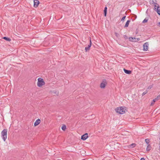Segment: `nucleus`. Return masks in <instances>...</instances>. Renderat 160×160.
<instances>
[{"label":"nucleus","mask_w":160,"mask_h":160,"mask_svg":"<svg viewBox=\"0 0 160 160\" xmlns=\"http://www.w3.org/2000/svg\"><path fill=\"white\" fill-rule=\"evenodd\" d=\"M124 38H125V39H127L128 38V37L126 35H124Z\"/></svg>","instance_id":"obj_27"},{"label":"nucleus","mask_w":160,"mask_h":160,"mask_svg":"<svg viewBox=\"0 0 160 160\" xmlns=\"http://www.w3.org/2000/svg\"><path fill=\"white\" fill-rule=\"evenodd\" d=\"M66 126L65 125H63V126L62 127V129L63 130V131H65V129H66Z\"/></svg>","instance_id":"obj_20"},{"label":"nucleus","mask_w":160,"mask_h":160,"mask_svg":"<svg viewBox=\"0 0 160 160\" xmlns=\"http://www.w3.org/2000/svg\"><path fill=\"white\" fill-rule=\"evenodd\" d=\"M107 84L106 80L105 79H103L100 84V88H104Z\"/></svg>","instance_id":"obj_5"},{"label":"nucleus","mask_w":160,"mask_h":160,"mask_svg":"<svg viewBox=\"0 0 160 160\" xmlns=\"http://www.w3.org/2000/svg\"><path fill=\"white\" fill-rule=\"evenodd\" d=\"M2 38L4 39V40H6L7 41H10L11 40V39H10V38H8L7 37H3Z\"/></svg>","instance_id":"obj_18"},{"label":"nucleus","mask_w":160,"mask_h":160,"mask_svg":"<svg viewBox=\"0 0 160 160\" xmlns=\"http://www.w3.org/2000/svg\"><path fill=\"white\" fill-rule=\"evenodd\" d=\"M145 142L148 145L149 144V143L150 142V139L148 138L146 139L145 140Z\"/></svg>","instance_id":"obj_19"},{"label":"nucleus","mask_w":160,"mask_h":160,"mask_svg":"<svg viewBox=\"0 0 160 160\" xmlns=\"http://www.w3.org/2000/svg\"><path fill=\"white\" fill-rule=\"evenodd\" d=\"M157 26L159 27H160V22H159L157 23Z\"/></svg>","instance_id":"obj_28"},{"label":"nucleus","mask_w":160,"mask_h":160,"mask_svg":"<svg viewBox=\"0 0 160 160\" xmlns=\"http://www.w3.org/2000/svg\"><path fill=\"white\" fill-rule=\"evenodd\" d=\"M152 88V85H151V86H149L147 88V89L148 90V89H150L151 88Z\"/></svg>","instance_id":"obj_24"},{"label":"nucleus","mask_w":160,"mask_h":160,"mask_svg":"<svg viewBox=\"0 0 160 160\" xmlns=\"http://www.w3.org/2000/svg\"><path fill=\"white\" fill-rule=\"evenodd\" d=\"M123 71L125 73L128 74H130L132 73V71L130 70H128L125 68L123 69Z\"/></svg>","instance_id":"obj_11"},{"label":"nucleus","mask_w":160,"mask_h":160,"mask_svg":"<svg viewBox=\"0 0 160 160\" xmlns=\"http://www.w3.org/2000/svg\"><path fill=\"white\" fill-rule=\"evenodd\" d=\"M137 31V29L136 31V34H137L138 33V31Z\"/></svg>","instance_id":"obj_34"},{"label":"nucleus","mask_w":160,"mask_h":160,"mask_svg":"<svg viewBox=\"0 0 160 160\" xmlns=\"http://www.w3.org/2000/svg\"><path fill=\"white\" fill-rule=\"evenodd\" d=\"M140 40V38H136V40H134V42H137L138 41H139Z\"/></svg>","instance_id":"obj_25"},{"label":"nucleus","mask_w":160,"mask_h":160,"mask_svg":"<svg viewBox=\"0 0 160 160\" xmlns=\"http://www.w3.org/2000/svg\"><path fill=\"white\" fill-rule=\"evenodd\" d=\"M135 16V18H137V16L136 15H134Z\"/></svg>","instance_id":"obj_35"},{"label":"nucleus","mask_w":160,"mask_h":160,"mask_svg":"<svg viewBox=\"0 0 160 160\" xmlns=\"http://www.w3.org/2000/svg\"><path fill=\"white\" fill-rule=\"evenodd\" d=\"M91 44H92V42H91V39H90V43L89 44H91Z\"/></svg>","instance_id":"obj_31"},{"label":"nucleus","mask_w":160,"mask_h":160,"mask_svg":"<svg viewBox=\"0 0 160 160\" xmlns=\"http://www.w3.org/2000/svg\"><path fill=\"white\" fill-rule=\"evenodd\" d=\"M156 7L157 8H156V9L155 10L157 11L158 14L160 15V7L158 5Z\"/></svg>","instance_id":"obj_10"},{"label":"nucleus","mask_w":160,"mask_h":160,"mask_svg":"<svg viewBox=\"0 0 160 160\" xmlns=\"http://www.w3.org/2000/svg\"><path fill=\"white\" fill-rule=\"evenodd\" d=\"M107 8L106 6L104 9V16L106 17L107 15Z\"/></svg>","instance_id":"obj_15"},{"label":"nucleus","mask_w":160,"mask_h":160,"mask_svg":"<svg viewBox=\"0 0 160 160\" xmlns=\"http://www.w3.org/2000/svg\"><path fill=\"white\" fill-rule=\"evenodd\" d=\"M140 160H145V159L144 158H141Z\"/></svg>","instance_id":"obj_30"},{"label":"nucleus","mask_w":160,"mask_h":160,"mask_svg":"<svg viewBox=\"0 0 160 160\" xmlns=\"http://www.w3.org/2000/svg\"><path fill=\"white\" fill-rule=\"evenodd\" d=\"M159 144L160 146H159V151H160V142H159Z\"/></svg>","instance_id":"obj_33"},{"label":"nucleus","mask_w":160,"mask_h":160,"mask_svg":"<svg viewBox=\"0 0 160 160\" xmlns=\"http://www.w3.org/2000/svg\"><path fill=\"white\" fill-rule=\"evenodd\" d=\"M131 145L133 147H135L136 145V144L135 143H133L131 144Z\"/></svg>","instance_id":"obj_29"},{"label":"nucleus","mask_w":160,"mask_h":160,"mask_svg":"<svg viewBox=\"0 0 160 160\" xmlns=\"http://www.w3.org/2000/svg\"><path fill=\"white\" fill-rule=\"evenodd\" d=\"M149 3L150 4H153L154 6V10L156 9V7L157 5H158L157 3V1L156 0H150Z\"/></svg>","instance_id":"obj_4"},{"label":"nucleus","mask_w":160,"mask_h":160,"mask_svg":"<svg viewBox=\"0 0 160 160\" xmlns=\"http://www.w3.org/2000/svg\"><path fill=\"white\" fill-rule=\"evenodd\" d=\"M115 34L117 37H118L120 36L119 34L116 32H115Z\"/></svg>","instance_id":"obj_23"},{"label":"nucleus","mask_w":160,"mask_h":160,"mask_svg":"<svg viewBox=\"0 0 160 160\" xmlns=\"http://www.w3.org/2000/svg\"><path fill=\"white\" fill-rule=\"evenodd\" d=\"M151 146L150 144L148 145L147 147L146 150L147 151H149L151 149Z\"/></svg>","instance_id":"obj_16"},{"label":"nucleus","mask_w":160,"mask_h":160,"mask_svg":"<svg viewBox=\"0 0 160 160\" xmlns=\"http://www.w3.org/2000/svg\"><path fill=\"white\" fill-rule=\"evenodd\" d=\"M148 19H146L145 18L143 20V21H142V22L143 23H145L147 22H148Z\"/></svg>","instance_id":"obj_22"},{"label":"nucleus","mask_w":160,"mask_h":160,"mask_svg":"<svg viewBox=\"0 0 160 160\" xmlns=\"http://www.w3.org/2000/svg\"><path fill=\"white\" fill-rule=\"evenodd\" d=\"M130 22V20H128L126 22L124 26V28H126L128 27L129 25V23Z\"/></svg>","instance_id":"obj_14"},{"label":"nucleus","mask_w":160,"mask_h":160,"mask_svg":"<svg viewBox=\"0 0 160 160\" xmlns=\"http://www.w3.org/2000/svg\"><path fill=\"white\" fill-rule=\"evenodd\" d=\"M158 100V98H157V97L156 98H155L154 99L152 100V102H151L150 105L151 106H153L154 105L155 102L156 101Z\"/></svg>","instance_id":"obj_12"},{"label":"nucleus","mask_w":160,"mask_h":160,"mask_svg":"<svg viewBox=\"0 0 160 160\" xmlns=\"http://www.w3.org/2000/svg\"><path fill=\"white\" fill-rule=\"evenodd\" d=\"M130 41L131 42H134V40H136V38L134 37H130L129 38Z\"/></svg>","instance_id":"obj_17"},{"label":"nucleus","mask_w":160,"mask_h":160,"mask_svg":"<svg viewBox=\"0 0 160 160\" xmlns=\"http://www.w3.org/2000/svg\"><path fill=\"white\" fill-rule=\"evenodd\" d=\"M91 47V44H89L88 47H86L85 48V50L86 52L88 51L90 48Z\"/></svg>","instance_id":"obj_13"},{"label":"nucleus","mask_w":160,"mask_h":160,"mask_svg":"<svg viewBox=\"0 0 160 160\" xmlns=\"http://www.w3.org/2000/svg\"><path fill=\"white\" fill-rule=\"evenodd\" d=\"M126 17V16H123L121 19V21H123L125 18Z\"/></svg>","instance_id":"obj_26"},{"label":"nucleus","mask_w":160,"mask_h":160,"mask_svg":"<svg viewBox=\"0 0 160 160\" xmlns=\"http://www.w3.org/2000/svg\"><path fill=\"white\" fill-rule=\"evenodd\" d=\"M148 92V90H146L145 92H144L142 94V96H144L145 94L147 93Z\"/></svg>","instance_id":"obj_21"},{"label":"nucleus","mask_w":160,"mask_h":160,"mask_svg":"<svg viewBox=\"0 0 160 160\" xmlns=\"http://www.w3.org/2000/svg\"><path fill=\"white\" fill-rule=\"evenodd\" d=\"M38 80L37 85L38 87H41L45 84V82L43 79L39 78H38Z\"/></svg>","instance_id":"obj_2"},{"label":"nucleus","mask_w":160,"mask_h":160,"mask_svg":"<svg viewBox=\"0 0 160 160\" xmlns=\"http://www.w3.org/2000/svg\"><path fill=\"white\" fill-rule=\"evenodd\" d=\"M126 108L125 107H118L115 109L117 112L119 114H123L125 112L126 110Z\"/></svg>","instance_id":"obj_1"},{"label":"nucleus","mask_w":160,"mask_h":160,"mask_svg":"<svg viewBox=\"0 0 160 160\" xmlns=\"http://www.w3.org/2000/svg\"><path fill=\"white\" fill-rule=\"evenodd\" d=\"M39 2L38 0H34V5L33 6L35 8H37L38 7L39 4Z\"/></svg>","instance_id":"obj_8"},{"label":"nucleus","mask_w":160,"mask_h":160,"mask_svg":"<svg viewBox=\"0 0 160 160\" xmlns=\"http://www.w3.org/2000/svg\"><path fill=\"white\" fill-rule=\"evenodd\" d=\"M88 137V134L87 133H85L81 136V139L83 140H85Z\"/></svg>","instance_id":"obj_6"},{"label":"nucleus","mask_w":160,"mask_h":160,"mask_svg":"<svg viewBox=\"0 0 160 160\" xmlns=\"http://www.w3.org/2000/svg\"><path fill=\"white\" fill-rule=\"evenodd\" d=\"M157 98H158H158H160V94L158 95Z\"/></svg>","instance_id":"obj_32"},{"label":"nucleus","mask_w":160,"mask_h":160,"mask_svg":"<svg viewBox=\"0 0 160 160\" xmlns=\"http://www.w3.org/2000/svg\"><path fill=\"white\" fill-rule=\"evenodd\" d=\"M148 42H147L144 43L143 45V50L144 51H147L148 49Z\"/></svg>","instance_id":"obj_7"},{"label":"nucleus","mask_w":160,"mask_h":160,"mask_svg":"<svg viewBox=\"0 0 160 160\" xmlns=\"http://www.w3.org/2000/svg\"><path fill=\"white\" fill-rule=\"evenodd\" d=\"M7 129H4L1 132L2 137V139L4 141L6 140L7 138Z\"/></svg>","instance_id":"obj_3"},{"label":"nucleus","mask_w":160,"mask_h":160,"mask_svg":"<svg viewBox=\"0 0 160 160\" xmlns=\"http://www.w3.org/2000/svg\"><path fill=\"white\" fill-rule=\"evenodd\" d=\"M41 122V120L39 119H37L34 123V126H36L38 125Z\"/></svg>","instance_id":"obj_9"}]
</instances>
